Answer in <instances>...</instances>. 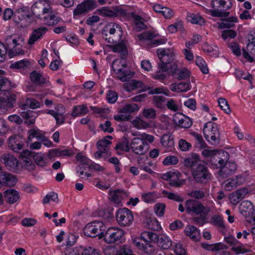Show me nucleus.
<instances>
[{
    "label": "nucleus",
    "instance_id": "obj_1",
    "mask_svg": "<svg viewBox=\"0 0 255 255\" xmlns=\"http://www.w3.org/2000/svg\"><path fill=\"white\" fill-rule=\"evenodd\" d=\"M24 43V39L22 36L15 38L12 35H8L5 38L3 44L6 52L12 57L24 54V51L22 49Z\"/></svg>",
    "mask_w": 255,
    "mask_h": 255
},
{
    "label": "nucleus",
    "instance_id": "obj_2",
    "mask_svg": "<svg viewBox=\"0 0 255 255\" xmlns=\"http://www.w3.org/2000/svg\"><path fill=\"white\" fill-rule=\"evenodd\" d=\"M232 5V0H212V9H206V11L214 17H227L229 12L226 11L230 9Z\"/></svg>",
    "mask_w": 255,
    "mask_h": 255
},
{
    "label": "nucleus",
    "instance_id": "obj_3",
    "mask_svg": "<svg viewBox=\"0 0 255 255\" xmlns=\"http://www.w3.org/2000/svg\"><path fill=\"white\" fill-rule=\"evenodd\" d=\"M141 236L147 242H156L158 247L163 250H168L172 246L171 239L165 235L158 236L154 232L146 231L143 232Z\"/></svg>",
    "mask_w": 255,
    "mask_h": 255
},
{
    "label": "nucleus",
    "instance_id": "obj_4",
    "mask_svg": "<svg viewBox=\"0 0 255 255\" xmlns=\"http://www.w3.org/2000/svg\"><path fill=\"white\" fill-rule=\"evenodd\" d=\"M4 73V71L0 70V90L6 92L4 95L6 98V103L8 107L11 109L14 107V104L16 102V96L15 94L10 93L8 91L11 88L14 87L15 86L14 85H12L10 81L8 79L2 76Z\"/></svg>",
    "mask_w": 255,
    "mask_h": 255
},
{
    "label": "nucleus",
    "instance_id": "obj_5",
    "mask_svg": "<svg viewBox=\"0 0 255 255\" xmlns=\"http://www.w3.org/2000/svg\"><path fill=\"white\" fill-rule=\"evenodd\" d=\"M156 52L159 59L157 64L158 69L162 71L167 70V66L172 63L174 60L175 55L173 51L171 49L162 48L157 49Z\"/></svg>",
    "mask_w": 255,
    "mask_h": 255
},
{
    "label": "nucleus",
    "instance_id": "obj_6",
    "mask_svg": "<svg viewBox=\"0 0 255 255\" xmlns=\"http://www.w3.org/2000/svg\"><path fill=\"white\" fill-rule=\"evenodd\" d=\"M204 137L213 145H217L220 141V133L217 126L211 122L206 123L203 128Z\"/></svg>",
    "mask_w": 255,
    "mask_h": 255
},
{
    "label": "nucleus",
    "instance_id": "obj_7",
    "mask_svg": "<svg viewBox=\"0 0 255 255\" xmlns=\"http://www.w3.org/2000/svg\"><path fill=\"white\" fill-rule=\"evenodd\" d=\"M185 207L187 213L189 214L194 213L198 215L202 213L206 215L211 210L210 207L203 206L200 202L194 199H189L186 201Z\"/></svg>",
    "mask_w": 255,
    "mask_h": 255
},
{
    "label": "nucleus",
    "instance_id": "obj_8",
    "mask_svg": "<svg viewBox=\"0 0 255 255\" xmlns=\"http://www.w3.org/2000/svg\"><path fill=\"white\" fill-rule=\"evenodd\" d=\"M192 176L194 179L200 183H207L211 178V174L208 168L204 164L200 163L196 167L192 168Z\"/></svg>",
    "mask_w": 255,
    "mask_h": 255
},
{
    "label": "nucleus",
    "instance_id": "obj_9",
    "mask_svg": "<svg viewBox=\"0 0 255 255\" xmlns=\"http://www.w3.org/2000/svg\"><path fill=\"white\" fill-rule=\"evenodd\" d=\"M103 224L102 222L95 221L88 224L84 228L83 231L85 236L95 238L98 237L99 239L103 238Z\"/></svg>",
    "mask_w": 255,
    "mask_h": 255
},
{
    "label": "nucleus",
    "instance_id": "obj_10",
    "mask_svg": "<svg viewBox=\"0 0 255 255\" xmlns=\"http://www.w3.org/2000/svg\"><path fill=\"white\" fill-rule=\"evenodd\" d=\"M124 232L118 228H110L104 233L103 238L105 242L111 243H121L123 241Z\"/></svg>",
    "mask_w": 255,
    "mask_h": 255
},
{
    "label": "nucleus",
    "instance_id": "obj_11",
    "mask_svg": "<svg viewBox=\"0 0 255 255\" xmlns=\"http://www.w3.org/2000/svg\"><path fill=\"white\" fill-rule=\"evenodd\" d=\"M130 149L134 153L141 155L147 152L149 145L143 138L134 137L130 142Z\"/></svg>",
    "mask_w": 255,
    "mask_h": 255
},
{
    "label": "nucleus",
    "instance_id": "obj_12",
    "mask_svg": "<svg viewBox=\"0 0 255 255\" xmlns=\"http://www.w3.org/2000/svg\"><path fill=\"white\" fill-rule=\"evenodd\" d=\"M97 11L100 15L107 17H126L128 15V12L126 10L119 6L112 8L106 6L103 7L98 9Z\"/></svg>",
    "mask_w": 255,
    "mask_h": 255
},
{
    "label": "nucleus",
    "instance_id": "obj_13",
    "mask_svg": "<svg viewBox=\"0 0 255 255\" xmlns=\"http://www.w3.org/2000/svg\"><path fill=\"white\" fill-rule=\"evenodd\" d=\"M116 216L118 224L124 227L129 226L133 219L131 211L126 208L118 209Z\"/></svg>",
    "mask_w": 255,
    "mask_h": 255
},
{
    "label": "nucleus",
    "instance_id": "obj_14",
    "mask_svg": "<svg viewBox=\"0 0 255 255\" xmlns=\"http://www.w3.org/2000/svg\"><path fill=\"white\" fill-rule=\"evenodd\" d=\"M108 138L112 139L113 137L112 136L108 135L97 143L98 150L94 153V156L96 158L99 159L102 157L106 158L108 156L109 146L112 144V142L109 141Z\"/></svg>",
    "mask_w": 255,
    "mask_h": 255
},
{
    "label": "nucleus",
    "instance_id": "obj_15",
    "mask_svg": "<svg viewBox=\"0 0 255 255\" xmlns=\"http://www.w3.org/2000/svg\"><path fill=\"white\" fill-rule=\"evenodd\" d=\"M31 15L28 13V9L26 7H22L17 9L14 13V20L17 23L21 22V25L26 26L32 22Z\"/></svg>",
    "mask_w": 255,
    "mask_h": 255
},
{
    "label": "nucleus",
    "instance_id": "obj_16",
    "mask_svg": "<svg viewBox=\"0 0 255 255\" xmlns=\"http://www.w3.org/2000/svg\"><path fill=\"white\" fill-rule=\"evenodd\" d=\"M181 174L179 172L169 171L163 174L162 179L169 181V184L175 187H180L185 184L184 179H180Z\"/></svg>",
    "mask_w": 255,
    "mask_h": 255
},
{
    "label": "nucleus",
    "instance_id": "obj_17",
    "mask_svg": "<svg viewBox=\"0 0 255 255\" xmlns=\"http://www.w3.org/2000/svg\"><path fill=\"white\" fill-rule=\"evenodd\" d=\"M229 153L225 150H217L210 158V162L215 168H220V166L223 165L224 163L229 159Z\"/></svg>",
    "mask_w": 255,
    "mask_h": 255
},
{
    "label": "nucleus",
    "instance_id": "obj_18",
    "mask_svg": "<svg viewBox=\"0 0 255 255\" xmlns=\"http://www.w3.org/2000/svg\"><path fill=\"white\" fill-rule=\"evenodd\" d=\"M97 7L95 0H85L79 4L73 11L74 15H78L92 10Z\"/></svg>",
    "mask_w": 255,
    "mask_h": 255
},
{
    "label": "nucleus",
    "instance_id": "obj_19",
    "mask_svg": "<svg viewBox=\"0 0 255 255\" xmlns=\"http://www.w3.org/2000/svg\"><path fill=\"white\" fill-rule=\"evenodd\" d=\"M237 165L234 162L227 160L224 163L223 166H220L218 174L222 178H226L234 174L237 170Z\"/></svg>",
    "mask_w": 255,
    "mask_h": 255
},
{
    "label": "nucleus",
    "instance_id": "obj_20",
    "mask_svg": "<svg viewBox=\"0 0 255 255\" xmlns=\"http://www.w3.org/2000/svg\"><path fill=\"white\" fill-rule=\"evenodd\" d=\"M119 64H121L123 67H126V64L121 63V62L119 60H115L112 65L113 70L117 74H120L119 78L120 80L123 82L127 81L133 77V73L130 71H126L122 69V68H116V65H119Z\"/></svg>",
    "mask_w": 255,
    "mask_h": 255
},
{
    "label": "nucleus",
    "instance_id": "obj_21",
    "mask_svg": "<svg viewBox=\"0 0 255 255\" xmlns=\"http://www.w3.org/2000/svg\"><path fill=\"white\" fill-rule=\"evenodd\" d=\"M173 123L180 128H188L192 125L190 118L180 113H176L173 116Z\"/></svg>",
    "mask_w": 255,
    "mask_h": 255
},
{
    "label": "nucleus",
    "instance_id": "obj_22",
    "mask_svg": "<svg viewBox=\"0 0 255 255\" xmlns=\"http://www.w3.org/2000/svg\"><path fill=\"white\" fill-rule=\"evenodd\" d=\"M245 181L246 178L243 175H239L226 180L224 182V188L227 191H231L243 184Z\"/></svg>",
    "mask_w": 255,
    "mask_h": 255
},
{
    "label": "nucleus",
    "instance_id": "obj_23",
    "mask_svg": "<svg viewBox=\"0 0 255 255\" xmlns=\"http://www.w3.org/2000/svg\"><path fill=\"white\" fill-rule=\"evenodd\" d=\"M17 182V179L15 175L5 171L0 172V187L2 185L11 187Z\"/></svg>",
    "mask_w": 255,
    "mask_h": 255
},
{
    "label": "nucleus",
    "instance_id": "obj_24",
    "mask_svg": "<svg viewBox=\"0 0 255 255\" xmlns=\"http://www.w3.org/2000/svg\"><path fill=\"white\" fill-rule=\"evenodd\" d=\"M0 161L9 170L15 171L18 168V161L17 159L10 154H4L0 157Z\"/></svg>",
    "mask_w": 255,
    "mask_h": 255
},
{
    "label": "nucleus",
    "instance_id": "obj_25",
    "mask_svg": "<svg viewBox=\"0 0 255 255\" xmlns=\"http://www.w3.org/2000/svg\"><path fill=\"white\" fill-rule=\"evenodd\" d=\"M23 141L20 136L15 135L8 138V147L13 151L17 152L23 146Z\"/></svg>",
    "mask_w": 255,
    "mask_h": 255
},
{
    "label": "nucleus",
    "instance_id": "obj_26",
    "mask_svg": "<svg viewBox=\"0 0 255 255\" xmlns=\"http://www.w3.org/2000/svg\"><path fill=\"white\" fill-rule=\"evenodd\" d=\"M20 116L22 120H24L25 124L27 126H31L35 123L37 114L36 112L33 111L27 110L20 112Z\"/></svg>",
    "mask_w": 255,
    "mask_h": 255
},
{
    "label": "nucleus",
    "instance_id": "obj_27",
    "mask_svg": "<svg viewBox=\"0 0 255 255\" xmlns=\"http://www.w3.org/2000/svg\"><path fill=\"white\" fill-rule=\"evenodd\" d=\"M48 31V29L45 27H40L33 30L28 40L29 45L33 44L36 41L41 39L42 36Z\"/></svg>",
    "mask_w": 255,
    "mask_h": 255
},
{
    "label": "nucleus",
    "instance_id": "obj_28",
    "mask_svg": "<svg viewBox=\"0 0 255 255\" xmlns=\"http://www.w3.org/2000/svg\"><path fill=\"white\" fill-rule=\"evenodd\" d=\"M3 195L6 202L10 204H14L19 199V192L14 189L6 190L3 193Z\"/></svg>",
    "mask_w": 255,
    "mask_h": 255
},
{
    "label": "nucleus",
    "instance_id": "obj_29",
    "mask_svg": "<svg viewBox=\"0 0 255 255\" xmlns=\"http://www.w3.org/2000/svg\"><path fill=\"white\" fill-rule=\"evenodd\" d=\"M30 78L31 82L38 86H41L48 81V78L44 77L41 73L35 71L30 73Z\"/></svg>",
    "mask_w": 255,
    "mask_h": 255
},
{
    "label": "nucleus",
    "instance_id": "obj_30",
    "mask_svg": "<svg viewBox=\"0 0 255 255\" xmlns=\"http://www.w3.org/2000/svg\"><path fill=\"white\" fill-rule=\"evenodd\" d=\"M18 106L23 110H25L28 108L35 109L40 107V103L34 99L26 98L24 103H18Z\"/></svg>",
    "mask_w": 255,
    "mask_h": 255
},
{
    "label": "nucleus",
    "instance_id": "obj_31",
    "mask_svg": "<svg viewBox=\"0 0 255 255\" xmlns=\"http://www.w3.org/2000/svg\"><path fill=\"white\" fill-rule=\"evenodd\" d=\"M200 157L198 154L194 153H192L191 155L184 159V165L187 167H196L198 164H200Z\"/></svg>",
    "mask_w": 255,
    "mask_h": 255
},
{
    "label": "nucleus",
    "instance_id": "obj_32",
    "mask_svg": "<svg viewBox=\"0 0 255 255\" xmlns=\"http://www.w3.org/2000/svg\"><path fill=\"white\" fill-rule=\"evenodd\" d=\"M239 209L241 214L245 218L250 219L249 217L250 212H251L254 207L252 203L248 200L243 201L240 205Z\"/></svg>",
    "mask_w": 255,
    "mask_h": 255
},
{
    "label": "nucleus",
    "instance_id": "obj_33",
    "mask_svg": "<svg viewBox=\"0 0 255 255\" xmlns=\"http://www.w3.org/2000/svg\"><path fill=\"white\" fill-rule=\"evenodd\" d=\"M185 234L189 236L193 241L197 242L200 239V233L197 229L193 226H187L184 231Z\"/></svg>",
    "mask_w": 255,
    "mask_h": 255
},
{
    "label": "nucleus",
    "instance_id": "obj_34",
    "mask_svg": "<svg viewBox=\"0 0 255 255\" xmlns=\"http://www.w3.org/2000/svg\"><path fill=\"white\" fill-rule=\"evenodd\" d=\"M109 47L114 52L120 53L122 59H125L128 54V51L127 47L124 43L120 42L117 44L111 45Z\"/></svg>",
    "mask_w": 255,
    "mask_h": 255
},
{
    "label": "nucleus",
    "instance_id": "obj_35",
    "mask_svg": "<svg viewBox=\"0 0 255 255\" xmlns=\"http://www.w3.org/2000/svg\"><path fill=\"white\" fill-rule=\"evenodd\" d=\"M127 196V194L123 190H116L110 192V199L114 203L119 204L122 199Z\"/></svg>",
    "mask_w": 255,
    "mask_h": 255
},
{
    "label": "nucleus",
    "instance_id": "obj_36",
    "mask_svg": "<svg viewBox=\"0 0 255 255\" xmlns=\"http://www.w3.org/2000/svg\"><path fill=\"white\" fill-rule=\"evenodd\" d=\"M201 247L206 250L211 251H219L221 250L227 249V247L221 243L214 244L202 243Z\"/></svg>",
    "mask_w": 255,
    "mask_h": 255
},
{
    "label": "nucleus",
    "instance_id": "obj_37",
    "mask_svg": "<svg viewBox=\"0 0 255 255\" xmlns=\"http://www.w3.org/2000/svg\"><path fill=\"white\" fill-rule=\"evenodd\" d=\"M42 8L43 14L48 13L51 11L50 6L48 4H47V6L42 7V2H41V1L35 2L34 3V4L32 6L31 9H32V11L33 14L36 15V16L38 18H41V17H40L39 14H38V15H36L37 8Z\"/></svg>",
    "mask_w": 255,
    "mask_h": 255
},
{
    "label": "nucleus",
    "instance_id": "obj_38",
    "mask_svg": "<svg viewBox=\"0 0 255 255\" xmlns=\"http://www.w3.org/2000/svg\"><path fill=\"white\" fill-rule=\"evenodd\" d=\"M166 102L167 99L164 96H154L153 97V103L157 108H164L166 105Z\"/></svg>",
    "mask_w": 255,
    "mask_h": 255
},
{
    "label": "nucleus",
    "instance_id": "obj_39",
    "mask_svg": "<svg viewBox=\"0 0 255 255\" xmlns=\"http://www.w3.org/2000/svg\"><path fill=\"white\" fill-rule=\"evenodd\" d=\"M61 20L60 17H56L54 14H51L43 17L44 23L48 26H54Z\"/></svg>",
    "mask_w": 255,
    "mask_h": 255
},
{
    "label": "nucleus",
    "instance_id": "obj_40",
    "mask_svg": "<svg viewBox=\"0 0 255 255\" xmlns=\"http://www.w3.org/2000/svg\"><path fill=\"white\" fill-rule=\"evenodd\" d=\"M89 112L88 109L86 105L75 106L72 112L73 117H77L81 115H85Z\"/></svg>",
    "mask_w": 255,
    "mask_h": 255
},
{
    "label": "nucleus",
    "instance_id": "obj_41",
    "mask_svg": "<svg viewBox=\"0 0 255 255\" xmlns=\"http://www.w3.org/2000/svg\"><path fill=\"white\" fill-rule=\"evenodd\" d=\"M139 108L136 104H126L122 109L120 111V113L122 114H126L129 115L130 113H133L138 111Z\"/></svg>",
    "mask_w": 255,
    "mask_h": 255
},
{
    "label": "nucleus",
    "instance_id": "obj_42",
    "mask_svg": "<svg viewBox=\"0 0 255 255\" xmlns=\"http://www.w3.org/2000/svg\"><path fill=\"white\" fill-rule=\"evenodd\" d=\"M237 21V18L235 17H231L228 18H226L219 24V27L221 29L232 27L235 25L234 22H236Z\"/></svg>",
    "mask_w": 255,
    "mask_h": 255
},
{
    "label": "nucleus",
    "instance_id": "obj_43",
    "mask_svg": "<svg viewBox=\"0 0 255 255\" xmlns=\"http://www.w3.org/2000/svg\"><path fill=\"white\" fill-rule=\"evenodd\" d=\"M188 21L194 24H198L202 25L204 23V19L200 15L198 14H194V13H190L187 17Z\"/></svg>",
    "mask_w": 255,
    "mask_h": 255
},
{
    "label": "nucleus",
    "instance_id": "obj_44",
    "mask_svg": "<svg viewBox=\"0 0 255 255\" xmlns=\"http://www.w3.org/2000/svg\"><path fill=\"white\" fill-rule=\"evenodd\" d=\"M147 90L148 91V93L150 95L152 94H163L166 96H169V91L167 88L162 87L153 88L151 87H148Z\"/></svg>",
    "mask_w": 255,
    "mask_h": 255
},
{
    "label": "nucleus",
    "instance_id": "obj_45",
    "mask_svg": "<svg viewBox=\"0 0 255 255\" xmlns=\"http://www.w3.org/2000/svg\"><path fill=\"white\" fill-rule=\"evenodd\" d=\"M115 149L116 150L120 149L122 151L128 152L130 149V143L128 139L124 137L123 141L119 142L115 146Z\"/></svg>",
    "mask_w": 255,
    "mask_h": 255
},
{
    "label": "nucleus",
    "instance_id": "obj_46",
    "mask_svg": "<svg viewBox=\"0 0 255 255\" xmlns=\"http://www.w3.org/2000/svg\"><path fill=\"white\" fill-rule=\"evenodd\" d=\"M196 64L199 67L200 70L204 74H207L209 72L208 68L205 61L200 57H196Z\"/></svg>",
    "mask_w": 255,
    "mask_h": 255
},
{
    "label": "nucleus",
    "instance_id": "obj_47",
    "mask_svg": "<svg viewBox=\"0 0 255 255\" xmlns=\"http://www.w3.org/2000/svg\"><path fill=\"white\" fill-rule=\"evenodd\" d=\"M167 30L169 32L174 33L178 30L183 31L184 30V28L183 23L181 21H179L168 26Z\"/></svg>",
    "mask_w": 255,
    "mask_h": 255
},
{
    "label": "nucleus",
    "instance_id": "obj_48",
    "mask_svg": "<svg viewBox=\"0 0 255 255\" xmlns=\"http://www.w3.org/2000/svg\"><path fill=\"white\" fill-rule=\"evenodd\" d=\"M218 104L221 109L224 111V112L229 114L231 112V110L230 108L229 105L228 104L227 101L223 98H220L218 99Z\"/></svg>",
    "mask_w": 255,
    "mask_h": 255
},
{
    "label": "nucleus",
    "instance_id": "obj_49",
    "mask_svg": "<svg viewBox=\"0 0 255 255\" xmlns=\"http://www.w3.org/2000/svg\"><path fill=\"white\" fill-rule=\"evenodd\" d=\"M30 64V62L27 60H21L15 62L10 65V68L16 69H24L27 67Z\"/></svg>",
    "mask_w": 255,
    "mask_h": 255
},
{
    "label": "nucleus",
    "instance_id": "obj_50",
    "mask_svg": "<svg viewBox=\"0 0 255 255\" xmlns=\"http://www.w3.org/2000/svg\"><path fill=\"white\" fill-rule=\"evenodd\" d=\"M190 72L186 68L182 69L179 70L178 72L176 73L174 77L179 80L186 79L190 76Z\"/></svg>",
    "mask_w": 255,
    "mask_h": 255
},
{
    "label": "nucleus",
    "instance_id": "obj_51",
    "mask_svg": "<svg viewBox=\"0 0 255 255\" xmlns=\"http://www.w3.org/2000/svg\"><path fill=\"white\" fill-rule=\"evenodd\" d=\"M203 49L205 52L208 53L212 56L216 55L218 52V48L216 46L209 45L207 43L203 45Z\"/></svg>",
    "mask_w": 255,
    "mask_h": 255
},
{
    "label": "nucleus",
    "instance_id": "obj_52",
    "mask_svg": "<svg viewBox=\"0 0 255 255\" xmlns=\"http://www.w3.org/2000/svg\"><path fill=\"white\" fill-rule=\"evenodd\" d=\"M167 72L169 75L175 76L178 71V66L176 63H171L167 66Z\"/></svg>",
    "mask_w": 255,
    "mask_h": 255
},
{
    "label": "nucleus",
    "instance_id": "obj_53",
    "mask_svg": "<svg viewBox=\"0 0 255 255\" xmlns=\"http://www.w3.org/2000/svg\"><path fill=\"white\" fill-rule=\"evenodd\" d=\"M137 36L140 40H151L153 38L156 37V35L153 32L148 31L138 35Z\"/></svg>",
    "mask_w": 255,
    "mask_h": 255
},
{
    "label": "nucleus",
    "instance_id": "obj_54",
    "mask_svg": "<svg viewBox=\"0 0 255 255\" xmlns=\"http://www.w3.org/2000/svg\"><path fill=\"white\" fill-rule=\"evenodd\" d=\"M178 163V158L174 155L167 156L163 161L162 163L164 165H175Z\"/></svg>",
    "mask_w": 255,
    "mask_h": 255
},
{
    "label": "nucleus",
    "instance_id": "obj_55",
    "mask_svg": "<svg viewBox=\"0 0 255 255\" xmlns=\"http://www.w3.org/2000/svg\"><path fill=\"white\" fill-rule=\"evenodd\" d=\"M163 194L165 195L169 199L174 200L177 202H182L183 201V198L180 197L177 194L173 193H170L166 190L162 191Z\"/></svg>",
    "mask_w": 255,
    "mask_h": 255
},
{
    "label": "nucleus",
    "instance_id": "obj_56",
    "mask_svg": "<svg viewBox=\"0 0 255 255\" xmlns=\"http://www.w3.org/2000/svg\"><path fill=\"white\" fill-rule=\"evenodd\" d=\"M132 124L135 127L139 129L145 128L148 127V124L146 122L138 118L134 119L132 122Z\"/></svg>",
    "mask_w": 255,
    "mask_h": 255
},
{
    "label": "nucleus",
    "instance_id": "obj_57",
    "mask_svg": "<svg viewBox=\"0 0 255 255\" xmlns=\"http://www.w3.org/2000/svg\"><path fill=\"white\" fill-rule=\"evenodd\" d=\"M142 113L143 116L146 119H154L156 117V112L152 108L144 109Z\"/></svg>",
    "mask_w": 255,
    "mask_h": 255
},
{
    "label": "nucleus",
    "instance_id": "obj_58",
    "mask_svg": "<svg viewBox=\"0 0 255 255\" xmlns=\"http://www.w3.org/2000/svg\"><path fill=\"white\" fill-rule=\"evenodd\" d=\"M193 136L195 137L196 140L198 142V144L200 148H205L207 147V144L204 139L202 138L201 135L198 134L197 132H193L191 133Z\"/></svg>",
    "mask_w": 255,
    "mask_h": 255
},
{
    "label": "nucleus",
    "instance_id": "obj_59",
    "mask_svg": "<svg viewBox=\"0 0 255 255\" xmlns=\"http://www.w3.org/2000/svg\"><path fill=\"white\" fill-rule=\"evenodd\" d=\"M58 199V194L52 192L46 195L43 199L42 203L43 204H48L50 202V200L54 202H56Z\"/></svg>",
    "mask_w": 255,
    "mask_h": 255
},
{
    "label": "nucleus",
    "instance_id": "obj_60",
    "mask_svg": "<svg viewBox=\"0 0 255 255\" xmlns=\"http://www.w3.org/2000/svg\"><path fill=\"white\" fill-rule=\"evenodd\" d=\"M178 145L180 149L183 151L189 150L192 147L190 143L183 139L179 140Z\"/></svg>",
    "mask_w": 255,
    "mask_h": 255
},
{
    "label": "nucleus",
    "instance_id": "obj_61",
    "mask_svg": "<svg viewBox=\"0 0 255 255\" xmlns=\"http://www.w3.org/2000/svg\"><path fill=\"white\" fill-rule=\"evenodd\" d=\"M147 226L149 229L153 231H158L161 227L158 222L156 219L150 220L147 222Z\"/></svg>",
    "mask_w": 255,
    "mask_h": 255
},
{
    "label": "nucleus",
    "instance_id": "obj_62",
    "mask_svg": "<svg viewBox=\"0 0 255 255\" xmlns=\"http://www.w3.org/2000/svg\"><path fill=\"white\" fill-rule=\"evenodd\" d=\"M235 74L238 78H242L243 79L248 80L249 81L251 82L252 77L251 75L249 73L246 74L242 71L236 70Z\"/></svg>",
    "mask_w": 255,
    "mask_h": 255
},
{
    "label": "nucleus",
    "instance_id": "obj_63",
    "mask_svg": "<svg viewBox=\"0 0 255 255\" xmlns=\"http://www.w3.org/2000/svg\"><path fill=\"white\" fill-rule=\"evenodd\" d=\"M165 209V205L163 203H157L154 206V211L156 214L160 217L163 216Z\"/></svg>",
    "mask_w": 255,
    "mask_h": 255
},
{
    "label": "nucleus",
    "instance_id": "obj_64",
    "mask_svg": "<svg viewBox=\"0 0 255 255\" xmlns=\"http://www.w3.org/2000/svg\"><path fill=\"white\" fill-rule=\"evenodd\" d=\"M7 119L9 122L14 123L17 125H20L23 123V120L21 117L16 114L9 116Z\"/></svg>",
    "mask_w": 255,
    "mask_h": 255
}]
</instances>
